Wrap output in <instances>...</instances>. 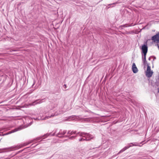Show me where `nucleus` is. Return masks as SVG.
Returning a JSON list of instances; mask_svg holds the SVG:
<instances>
[{
    "instance_id": "nucleus-13",
    "label": "nucleus",
    "mask_w": 159,
    "mask_h": 159,
    "mask_svg": "<svg viewBox=\"0 0 159 159\" xmlns=\"http://www.w3.org/2000/svg\"><path fill=\"white\" fill-rule=\"evenodd\" d=\"M77 135L74 136H72L69 138V139H75L76 137H77Z\"/></svg>"
},
{
    "instance_id": "nucleus-4",
    "label": "nucleus",
    "mask_w": 159,
    "mask_h": 159,
    "mask_svg": "<svg viewBox=\"0 0 159 159\" xmlns=\"http://www.w3.org/2000/svg\"><path fill=\"white\" fill-rule=\"evenodd\" d=\"M132 69L133 72L134 73H137L138 71V69L136 66L135 64L134 63L133 64Z\"/></svg>"
},
{
    "instance_id": "nucleus-7",
    "label": "nucleus",
    "mask_w": 159,
    "mask_h": 159,
    "mask_svg": "<svg viewBox=\"0 0 159 159\" xmlns=\"http://www.w3.org/2000/svg\"><path fill=\"white\" fill-rule=\"evenodd\" d=\"M155 85L156 88H157L158 93H159V76H158V79L157 80L155 83Z\"/></svg>"
},
{
    "instance_id": "nucleus-32",
    "label": "nucleus",
    "mask_w": 159,
    "mask_h": 159,
    "mask_svg": "<svg viewBox=\"0 0 159 159\" xmlns=\"http://www.w3.org/2000/svg\"><path fill=\"white\" fill-rule=\"evenodd\" d=\"M55 135V133H54L53 134H52V135L53 136H54Z\"/></svg>"
},
{
    "instance_id": "nucleus-6",
    "label": "nucleus",
    "mask_w": 159,
    "mask_h": 159,
    "mask_svg": "<svg viewBox=\"0 0 159 159\" xmlns=\"http://www.w3.org/2000/svg\"><path fill=\"white\" fill-rule=\"evenodd\" d=\"M22 129V127L21 126H20L17 128H15V129L10 131H9L8 132V133H7V134H11L12 133H14V132L17 131H18Z\"/></svg>"
},
{
    "instance_id": "nucleus-17",
    "label": "nucleus",
    "mask_w": 159,
    "mask_h": 159,
    "mask_svg": "<svg viewBox=\"0 0 159 159\" xmlns=\"http://www.w3.org/2000/svg\"><path fill=\"white\" fill-rule=\"evenodd\" d=\"M66 130H64L62 132H61V134L62 135H63L66 133Z\"/></svg>"
},
{
    "instance_id": "nucleus-5",
    "label": "nucleus",
    "mask_w": 159,
    "mask_h": 159,
    "mask_svg": "<svg viewBox=\"0 0 159 159\" xmlns=\"http://www.w3.org/2000/svg\"><path fill=\"white\" fill-rule=\"evenodd\" d=\"M22 129V127L21 126H20L17 128H15V129L10 131H9L8 132V133H7V134H11L12 133H14V132L17 131H18Z\"/></svg>"
},
{
    "instance_id": "nucleus-8",
    "label": "nucleus",
    "mask_w": 159,
    "mask_h": 159,
    "mask_svg": "<svg viewBox=\"0 0 159 159\" xmlns=\"http://www.w3.org/2000/svg\"><path fill=\"white\" fill-rule=\"evenodd\" d=\"M43 100V99H42L41 100H39V99L36 100L32 103V105H34L37 104H40L42 102V101Z\"/></svg>"
},
{
    "instance_id": "nucleus-26",
    "label": "nucleus",
    "mask_w": 159,
    "mask_h": 159,
    "mask_svg": "<svg viewBox=\"0 0 159 159\" xmlns=\"http://www.w3.org/2000/svg\"><path fill=\"white\" fill-rule=\"evenodd\" d=\"M35 84V80H34V83L32 85V87H33V86Z\"/></svg>"
},
{
    "instance_id": "nucleus-29",
    "label": "nucleus",
    "mask_w": 159,
    "mask_h": 159,
    "mask_svg": "<svg viewBox=\"0 0 159 159\" xmlns=\"http://www.w3.org/2000/svg\"><path fill=\"white\" fill-rule=\"evenodd\" d=\"M48 136V135L47 134H46L45 135H44V136H45L46 137H47Z\"/></svg>"
},
{
    "instance_id": "nucleus-10",
    "label": "nucleus",
    "mask_w": 159,
    "mask_h": 159,
    "mask_svg": "<svg viewBox=\"0 0 159 159\" xmlns=\"http://www.w3.org/2000/svg\"><path fill=\"white\" fill-rule=\"evenodd\" d=\"M131 146H126L124 148H123L117 154H120V153L124 152L127 149H128Z\"/></svg>"
},
{
    "instance_id": "nucleus-20",
    "label": "nucleus",
    "mask_w": 159,
    "mask_h": 159,
    "mask_svg": "<svg viewBox=\"0 0 159 159\" xmlns=\"http://www.w3.org/2000/svg\"><path fill=\"white\" fill-rule=\"evenodd\" d=\"M142 61H143V62L144 61V62H145V61H146V58L145 57V58H143V56H142Z\"/></svg>"
},
{
    "instance_id": "nucleus-27",
    "label": "nucleus",
    "mask_w": 159,
    "mask_h": 159,
    "mask_svg": "<svg viewBox=\"0 0 159 159\" xmlns=\"http://www.w3.org/2000/svg\"><path fill=\"white\" fill-rule=\"evenodd\" d=\"M63 87L66 89V84H64L63 85Z\"/></svg>"
},
{
    "instance_id": "nucleus-37",
    "label": "nucleus",
    "mask_w": 159,
    "mask_h": 159,
    "mask_svg": "<svg viewBox=\"0 0 159 159\" xmlns=\"http://www.w3.org/2000/svg\"><path fill=\"white\" fill-rule=\"evenodd\" d=\"M131 144H133L132 143H131Z\"/></svg>"
},
{
    "instance_id": "nucleus-28",
    "label": "nucleus",
    "mask_w": 159,
    "mask_h": 159,
    "mask_svg": "<svg viewBox=\"0 0 159 159\" xmlns=\"http://www.w3.org/2000/svg\"><path fill=\"white\" fill-rule=\"evenodd\" d=\"M85 120L86 121H88V120H89V119H88V118H87V119H85Z\"/></svg>"
},
{
    "instance_id": "nucleus-21",
    "label": "nucleus",
    "mask_w": 159,
    "mask_h": 159,
    "mask_svg": "<svg viewBox=\"0 0 159 159\" xmlns=\"http://www.w3.org/2000/svg\"><path fill=\"white\" fill-rule=\"evenodd\" d=\"M143 65H144V67L145 68V66H146V64H147L148 65V64H147V61H145V62L143 61Z\"/></svg>"
},
{
    "instance_id": "nucleus-33",
    "label": "nucleus",
    "mask_w": 159,
    "mask_h": 159,
    "mask_svg": "<svg viewBox=\"0 0 159 159\" xmlns=\"http://www.w3.org/2000/svg\"><path fill=\"white\" fill-rule=\"evenodd\" d=\"M157 46L158 48V49L159 50V45H158V44H157Z\"/></svg>"
},
{
    "instance_id": "nucleus-34",
    "label": "nucleus",
    "mask_w": 159,
    "mask_h": 159,
    "mask_svg": "<svg viewBox=\"0 0 159 159\" xmlns=\"http://www.w3.org/2000/svg\"><path fill=\"white\" fill-rule=\"evenodd\" d=\"M154 59H156V57H154Z\"/></svg>"
},
{
    "instance_id": "nucleus-31",
    "label": "nucleus",
    "mask_w": 159,
    "mask_h": 159,
    "mask_svg": "<svg viewBox=\"0 0 159 159\" xmlns=\"http://www.w3.org/2000/svg\"><path fill=\"white\" fill-rule=\"evenodd\" d=\"M54 116V115H52L50 116V117H51V116Z\"/></svg>"
},
{
    "instance_id": "nucleus-19",
    "label": "nucleus",
    "mask_w": 159,
    "mask_h": 159,
    "mask_svg": "<svg viewBox=\"0 0 159 159\" xmlns=\"http://www.w3.org/2000/svg\"><path fill=\"white\" fill-rule=\"evenodd\" d=\"M86 139H83L82 138H80L79 139V141H85Z\"/></svg>"
},
{
    "instance_id": "nucleus-11",
    "label": "nucleus",
    "mask_w": 159,
    "mask_h": 159,
    "mask_svg": "<svg viewBox=\"0 0 159 159\" xmlns=\"http://www.w3.org/2000/svg\"><path fill=\"white\" fill-rule=\"evenodd\" d=\"M61 130L60 131V132L56 134V136H57L59 138H61L62 137H63V135H62L61 134Z\"/></svg>"
},
{
    "instance_id": "nucleus-2",
    "label": "nucleus",
    "mask_w": 159,
    "mask_h": 159,
    "mask_svg": "<svg viewBox=\"0 0 159 159\" xmlns=\"http://www.w3.org/2000/svg\"><path fill=\"white\" fill-rule=\"evenodd\" d=\"M147 41L144 42V44L142 45L141 49L142 50V53H147L148 50V47L147 46Z\"/></svg>"
},
{
    "instance_id": "nucleus-24",
    "label": "nucleus",
    "mask_w": 159,
    "mask_h": 159,
    "mask_svg": "<svg viewBox=\"0 0 159 159\" xmlns=\"http://www.w3.org/2000/svg\"><path fill=\"white\" fill-rule=\"evenodd\" d=\"M16 51V50H10V52H13V51Z\"/></svg>"
},
{
    "instance_id": "nucleus-12",
    "label": "nucleus",
    "mask_w": 159,
    "mask_h": 159,
    "mask_svg": "<svg viewBox=\"0 0 159 159\" xmlns=\"http://www.w3.org/2000/svg\"><path fill=\"white\" fill-rule=\"evenodd\" d=\"M85 134H86V133H85L84 132H82L80 133V134L79 135V136L81 137H83V136H83V135H84V134L85 135Z\"/></svg>"
},
{
    "instance_id": "nucleus-30",
    "label": "nucleus",
    "mask_w": 159,
    "mask_h": 159,
    "mask_svg": "<svg viewBox=\"0 0 159 159\" xmlns=\"http://www.w3.org/2000/svg\"><path fill=\"white\" fill-rule=\"evenodd\" d=\"M148 60H151V57H150L149 58H148Z\"/></svg>"
},
{
    "instance_id": "nucleus-14",
    "label": "nucleus",
    "mask_w": 159,
    "mask_h": 159,
    "mask_svg": "<svg viewBox=\"0 0 159 159\" xmlns=\"http://www.w3.org/2000/svg\"><path fill=\"white\" fill-rule=\"evenodd\" d=\"M43 136H41L40 137H39L37 138L36 139V141H39V140H40V139H44V138H43Z\"/></svg>"
},
{
    "instance_id": "nucleus-9",
    "label": "nucleus",
    "mask_w": 159,
    "mask_h": 159,
    "mask_svg": "<svg viewBox=\"0 0 159 159\" xmlns=\"http://www.w3.org/2000/svg\"><path fill=\"white\" fill-rule=\"evenodd\" d=\"M83 137L86 138H89L91 139H93V135H91V134H90L89 133H87L86 134H85V136H83Z\"/></svg>"
},
{
    "instance_id": "nucleus-23",
    "label": "nucleus",
    "mask_w": 159,
    "mask_h": 159,
    "mask_svg": "<svg viewBox=\"0 0 159 159\" xmlns=\"http://www.w3.org/2000/svg\"><path fill=\"white\" fill-rule=\"evenodd\" d=\"M67 134L71 135V130H69L67 133Z\"/></svg>"
},
{
    "instance_id": "nucleus-36",
    "label": "nucleus",
    "mask_w": 159,
    "mask_h": 159,
    "mask_svg": "<svg viewBox=\"0 0 159 159\" xmlns=\"http://www.w3.org/2000/svg\"><path fill=\"white\" fill-rule=\"evenodd\" d=\"M134 146H137V145H134Z\"/></svg>"
},
{
    "instance_id": "nucleus-15",
    "label": "nucleus",
    "mask_w": 159,
    "mask_h": 159,
    "mask_svg": "<svg viewBox=\"0 0 159 159\" xmlns=\"http://www.w3.org/2000/svg\"><path fill=\"white\" fill-rule=\"evenodd\" d=\"M76 131L72 130L71 131V135L73 134H76Z\"/></svg>"
},
{
    "instance_id": "nucleus-3",
    "label": "nucleus",
    "mask_w": 159,
    "mask_h": 159,
    "mask_svg": "<svg viewBox=\"0 0 159 159\" xmlns=\"http://www.w3.org/2000/svg\"><path fill=\"white\" fill-rule=\"evenodd\" d=\"M151 40L154 42L156 41L159 42V32H158L156 35L153 36L151 38Z\"/></svg>"
},
{
    "instance_id": "nucleus-1",
    "label": "nucleus",
    "mask_w": 159,
    "mask_h": 159,
    "mask_svg": "<svg viewBox=\"0 0 159 159\" xmlns=\"http://www.w3.org/2000/svg\"><path fill=\"white\" fill-rule=\"evenodd\" d=\"M153 73L152 71L151 70L150 66H149V64H148L147 65V70L146 71V76L149 78L152 77Z\"/></svg>"
},
{
    "instance_id": "nucleus-16",
    "label": "nucleus",
    "mask_w": 159,
    "mask_h": 159,
    "mask_svg": "<svg viewBox=\"0 0 159 159\" xmlns=\"http://www.w3.org/2000/svg\"><path fill=\"white\" fill-rule=\"evenodd\" d=\"M142 53V56H143V58H145V57L146 58V55L147 53Z\"/></svg>"
},
{
    "instance_id": "nucleus-18",
    "label": "nucleus",
    "mask_w": 159,
    "mask_h": 159,
    "mask_svg": "<svg viewBox=\"0 0 159 159\" xmlns=\"http://www.w3.org/2000/svg\"><path fill=\"white\" fill-rule=\"evenodd\" d=\"M130 26H131V25H128L127 24L121 26H122L123 27H127Z\"/></svg>"
},
{
    "instance_id": "nucleus-25",
    "label": "nucleus",
    "mask_w": 159,
    "mask_h": 159,
    "mask_svg": "<svg viewBox=\"0 0 159 159\" xmlns=\"http://www.w3.org/2000/svg\"><path fill=\"white\" fill-rule=\"evenodd\" d=\"M80 133H81V132H78L77 133H76V134H76V135L77 136L78 134H79L80 135Z\"/></svg>"
},
{
    "instance_id": "nucleus-22",
    "label": "nucleus",
    "mask_w": 159,
    "mask_h": 159,
    "mask_svg": "<svg viewBox=\"0 0 159 159\" xmlns=\"http://www.w3.org/2000/svg\"><path fill=\"white\" fill-rule=\"evenodd\" d=\"M85 139H86L85 141H90L91 139H91V138H85Z\"/></svg>"
},
{
    "instance_id": "nucleus-35",
    "label": "nucleus",
    "mask_w": 159,
    "mask_h": 159,
    "mask_svg": "<svg viewBox=\"0 0 159 159\" xmlns=\"http://www.w3.org/2000/svg\"><path fill=\"white\" fill-rule=\"evenodd\" d=\"M68 136H64L63 137H68Z\"/></svg>"
}]
</instances>
